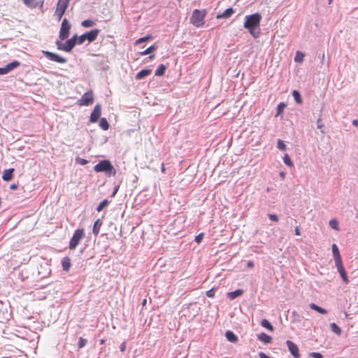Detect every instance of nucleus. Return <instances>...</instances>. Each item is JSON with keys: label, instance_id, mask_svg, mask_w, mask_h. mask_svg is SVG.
Here are the masks:
<instances>
[{"label": "nucleus", "instance_id": "obj_4", "mask_svg": "<svg viewBox=\"0 0 358 358\" xmlns=\"http://www.w3.org/2000/svg\"><path fill=\"white\" fill-rule=\"evenodd\" d=\"M85 229H76L71 238L69 241V248L71 250H74L77 246L80 244V241L85 237Z\"/></svg>", "mask_w": 358, "mask_h": 358}, {"label": "nucleus", "instance_id": "obj_37", "mask_svg": "<svg viewBox=\"0 0 358 358\" xmlns=\"http://www.w3.org/2000/svg\"><path fill=\"white\" fill-rule=\"evenodd\" d=\"M286 107V104L284 103H280L277 106V114L276 115H279L283 113L285 108Z\"/></svg>", "mask_w": 358, "mask_h": 358}, {"label": "nucleus", "instance_id": "obj_41", "mask_svg": "<svg viewBox=\"0 0 358 358\" xmlns=\"http://www.w3.org/2000/svg\"><path fill=\"white\" fill-rule=\"evenodd\" d=\"M76 163L80 164V165H85L87 164V160L85 159H83V158H80V157H77L76 159Z\"/></svg>", "mask_w": 358, "mask_h": 358}, {"label": "nucleus", "instance_id": "obj_61", "mask_svg": "<svg viewBox=\"0 0 358 358\" xmlns=\"http://www.w3.org/2000/svg\"><path fill=\"white\" fill-rule=\"evenodd\" d=\"M357 313H358V310H357Z\"/></svg>", "mask_w": 358, "mask_h": 358}, {"label": "nucleus", "instance_id": "obj_40", "mask_svg": "<svg viewBox=\"0 0 358 358\" xmlns=\"http://www.w3.org/2000/svg\"><path fill=\"white\" fill-rule=\"evenodd\" d=\"M278 148L281 150H285L286 149V145L284 143V142L279 139L278 141V145H277Z\"/></svg>", "mask_w": 358, "mask_h": 358}, {"label": "nucleus", "instance_id": "obj_6", "mask_svg": "<svg viewBox=\"0 0 358 358\" xmlns=\"http://www.w3.org/2000/svg\"><path fill=\"white\" fill-rule=\"evenodd\" d=\"M99 32H100L99 29H95L91 30L90 31L87 32V33L80 36L79 37L77 38L78 44H82L86 40H87L90 43L94 41L97 38Z\"/></svg>", "mask_w": 358, "mask_h": 358}, {"label": "nucleus", "instance_id": "obj_25", "mask_svg": "<svg viewBox=\"0 0 358 358\" xmlns=\"http://www.w3.org/2000/svg\"><path fill=\"white\" fill-rule=\"evenodd\" d=\"M19 66H20V62L18 61H13V62L8 64L5 67H6L7 73H8Z\"/></svg>", "mask_w": 358, "mask_h": 358}, {"label": "nucleus", "instance_id": "obj_30", "mask_svg": "<svg viewBox=\"0 0 358 358\" xmlns=\"http://www.w3.org/2000/svg\"><path fill=\"white\" fill-rule=\"evenodd\" d=\"M99 126L102 129H103L105 131L108 130L109 128V124H108V121L106 120V119L104 117H103L100 120Z\"/></svg>", "mask_w": 358, "mask_h": 358}, {"label": "nucleus", "instance_id": "obj_32", "mask_svg": "<svg viewBox=\"0 0 358 358\" xmlns=\"http://www.w3.org/2000/svg\"><path fill=\"white\" fill-rule=\"evenodd\" d=\"M304 57L305 55L303 52L297 51L294 57V61L296 62L301 63L303 61Z\"/></svg>", "mask_w": 358, "mask_h": 358}, {"label": "nucleus", "instance_id": "obj_26", "mask_svg": "<svg viewBox=\"0 0 358 358\" xmlns=\"http://www.w3.org/2000/svg\"><path fill=\"white\" fill-rule=\"evenodd\" d=\"M156 49H157V45L155 44H154V45L150 46L149 48H148L147 49H145L144 51L139 52V55L141 56L146 55H148V54L152 52Z\"/></svg>", "mask_w": 358, "mask_h": 358}, {"label": "nucleus", "instance_id": "obj_33", "mask_svg": "<svg viewBox=\"0 0 358 358\" xmlns=\"http://www.w3.org/2000/svg\"><path fill=\"white\" fill-rule=\"evenodd\" d=\"M283 162L284 163L289 166V167H293L294 166V164L290 159V157H289V155L287 154H285L283 157Z\"/></svg>", "mask_w": 358, "mask_h": 358}, {"label": "nucleus", "instance_id": "obj_29", "mask_svg": "<svg viewBox=\"0 0 358 358\" xmlns=\"http://www.w3.org/2000/svg\"><path fill=\"white\" fill-rule=\"evenodd\" d=\"M330 327L331 331L336 335L340 336L341 334V329L336 323H331L330 324Z\"/></svg>", "mask_w": 358, "mask_h": 358}, {"label": "nucleus", "instance_id": "obj_22", "mask_svg": "<svg viewBox=\"0 0 358 358\" xmlns=\"http://www.w3.org/2000/svg\"><path fill=\"white\" fill-rule=\"evenodd\" d=\"M101 224H102V222H101V220L99 219H98L94 226H93V229H92V231H93V234L95 235V236H97L100 231V229H101Z\"/></svg>", "mask_w": 358, "mask_h": 358}, {"label": "nucleus", "instance_id": "obj_8", "mask_svg": "<svg viewBox=\"0 0 358 358\" xmlns=\"http://www.w3.org/2000/svg\"><path fill=\"white\" fill-rule=\"evenodd\" d=\"M71 24H69L67 19L64 18L62 22L59 37L61 40L64 41L66 39L70 33Z\"/></svg>", "mask_w": 358, "mask_h": 358}, {"label": "nucleus", "instance_id": "obj_42", "mask_svg": "<svg viewBox=\"0 0 358 358\" xmlns=\"http://www.w3.org/2000/svg\"><path fill=\"white\" fill-rule=\"evenodd\" d=\"M203 235H204V234L202 232V233L199 234L197 236H196L194 240L198 244H199L202 241Z\"/></svg>", "mask_w": 358, "mask_h": 358}, {"label": "nucleus", "instance_id": "obj_17", "mask_svg": "<svg viewBox=\"0 0 358 358\" xmlns=\"http://www.w3.org/2000/svg\"><path fill=\"white\" fill-rule=\"evenodd\" d=\"M258 339L265 344L271 343L272 337L265 333H261L257 336Z\"/></svg>", "mask_w": 358, "mask_h": 358}, {"label": "nucleus", "instance_id": "obj_15", "mask_svg": "<svg viewBox=\"0 0 358 358\" xmlns=\"http://www.w3.org/2000/svg\"><path fill=\"white\" fill-rule=\"evenodd\" d=\"M336 268H337V270L338 271V273H340L343 282L345 283V284H348L349 282V280L348 278V276H347V274H346V272L345 271V268L343 266V263L342 264H338V265H336Z\"/></svg>", "mask_w": 358, "mask_h": 358}, {"label": "nucleus", "instance_id": "obj_48", "mask_svg": "<svg viewBox=\"0 0 358 358\" xmlns=\"http://www.w3.org/2000/svg\"><path fill=\"white\" fill-rule=\"evenodd\" d=\"M8 73L6 69V67L0 68V75H3Z\"/></svg>", "mask_w": 358, "mask_h": 358}, {"label": "nucleus", "instance_id": "obj_23", "mask_svg": "<svg viewBox=\"0 0 358 358\" xmlns=\"http://www.w3.org/2000/svg\"><path fill=\"white\" fill-rule=\"evenodd\" d=\"M309 306L311 309L321 313V314H327V310L318 306L317 305L313 303H311L309 304Z\"/></svg>", "mask_w": 358, "mask_h": 358}, {"label": "nucleus", "instance_id": "obj_50", "mask_svg": "<svg viewBox=\"0 0 358 358\" xmlns=\"http://www.w3.org/2000/svg\"><path fill=\"white\" fill-rule=\"evenodd\" d=\"M17 188H18V186L16 184H11L10 185V189H12V190L17 189Z\"/></svg>", "mask_w": 358, "mask_h": 358}, {"label": "nucleus", "instance_id": "obj_1", "mask_svg": "<svg viewBox=\"0 0 358 358\" xmlns=\"http://www.w3.org/2000/svg\"><path fill=\"white\" fill-rule=\"evenodd\" d=\"M262 16L259 13H256L245 17L244 27L249 30L250 34L255 38L258 37L254 29L259 26Z\"/></svg>", "mask_w": 358, "mask_h": 358}, {"label": "nucleus", "instance_id": "obj_54", "mask_svg": "<svg viewBox=\"0 0 358 358\" xmlns=\"http://www.w3.org/2000/svg\"><path fill=\"white\" fill-rule=\"evenodd\" d=\"M352 124L357 127L358 126V120H354L352 121Z\"/></svg>", "mask_w": 358, "mask_h": 358}, {"label": "nucleus", "instance_id": "obj_9", "mask_svg": "<svg viewBox=\"0 0 358 358\" xmlns=\"http://www.w3.org/2000/svg\"><path fill=\"white\" fill-rule=\"evenodd\" d=\"M94 101V95L92 91L85 92L78 101L79 106H89Z\"/></svg>", "mask_w": 358, "mask_h": 358}, {"label": "nucleus", "instance_id": "obj_46", "mask_svg": "<svg viewBox=\"0 0 358 358\" xmlns=\"http://www.w3.org/2000/svg\"><path fill=\"white\" fill-rule=\"evenodd\" d=\"M317 128L318 129H322L324 127V124L321 122V120L320 119L317 120Z\"/></svg>", "mask_w": 358, "mask_h": 358}, {"label": "nucleus", "instance_id": "obj_47", "mask_svg": "<svg viewBox=\"0 0 358 358\" xmlns=\"http://www.w3.org/2000/svg\"><path fill=\"white\" fill-rule=\"evenodd\" d=\"M125 349H126V343L125 342H123L121 345H120V351L121 352H124L125 351Z\"/></svg>", "mask_w": 358, "mask_h": 358}, {"label": "nucleus", "instance_id": "obj_58", "mask_svg": "<svg viewBox=\"0 0 358 358\" xmlns=\"http://www.w3.org/2000/svg\"><path fill=\"white\" fill-rule=\"evenodd\" d=\"M99 343H100V344H103L105 343V340L104 339H101L99 341Z\"/></svg>", "mask_w": 358, "mask_h": 358}, {"label": "nucleus", "instance_id": "obj_18", "mask_svg": "<svg viewBox=\"0 0 358 358\" xmlns=\"http://www.w3.org/2000/svg\"><path fill=\"white\" fill-rule=\"evenodd\" d=\"M234 13V10L232 8H229L226 9L223 13H220L217 15V19L220 18H228L231 17L233 13Z\"/></svg>", "mask_w": 358, "mask_h": 358}, {"label": "nucleus", "instance_id": "obj_14", "mask_svg": "<svg viewBox=\"0 0 358 358\" xmlns=\"http://www.w3.org/2000/svg\"><path fill=\"white\" fill-rule=\"evenodd\" d=\"M333 257L335 261V265L342 264L341 256L337 245L334 243L331 246Z\"/></svg>", "mask_w": 358, "mask_h": 358}, {"label": "nucleus", "instance_id": "obj_12", "mask_svg": "<svg viewBox=\"0 0 358 358\" xmlns=\"http://www.w3.org/2000/svg\"><path fill=\"white\" fill-rule=\"evenodd\" d=\"M23 3L30 8H36V7H39L42 8L43 7L44 0H41L38 1L37 0H22Z\"/></svg>", "mask_w": 358, "mask_h": 358}, {"label": "nucleus", "instance_id": "obj_13", "mask_svg": "<svg viewBox=\"0 0 358 358\" xmlns=\"http://www.w3.org/2000/svg\"><path fill=\"white\" fill-rule=\"evenodd\" d=\"M101 106L99 104H96L94 106V110L91 113L90 122H96L99 120V117L101 116Z\"/></svg>", "mask_w": 358, "mask_h": 358}, {"label": "nucleus", "instance_id": "obj_7", "mask_svg": "<svg viewBox=\"0 0 358 358\" xmlns=\"http://www.w3.org/2000/svg\"><path fill=\"white\" fill-rule=\"evenodd\" d=\"M77 43L78 39L76 36H73L71 38L69 39L65 43H61L59 41H57L56 43L57 48L59 50L67 52H70Z\"/></svg>", "mask_w": 358, "mask_h": 358}, {"label": "nucleus", "instance_id": "obj_52", "mask_svg": "<svg viewBox=\"0 0 358 358\" xmlns=\"http://www.w3.org/2000/svg\"><path fill=\"white\" fill-rule=\"evenodd\" d=\"M118 189H119V186H117V187L115 188V189H114V191H113V194H112V196H114L117 194V192Z\"/></svg>", "mask_w": 358, "mask_h": 358}, {"label": "nucleus", "instance_id": "obj_44", "mask_svg": "<svg viewBox=\"0 0 358 358\" xmlns=\"http://www.w3.org/2000/svg\"><path fill=\"white\" fill-rule=\"evenodd\" d=\"M268 217L270 220L274 221V222H278V217L276 215H274V214H268Z\"/></svg>", "mask_w": 358, "mask_h": 358}, {"label": "nucleus", "instance_id": "obj_38", "mask_svg": "<svg viewBox=\"0 0 358 358\" xmlns=\"http://www.w3.org/2000/svg\"><path fill=\"white\" fill-rule=\"evenodd\" d=\"M329 226L335 230H339L338 222L335 219L329 221Z\"/></svg>", "mask_w": 358, "mask_h": 358}, {"label": "nucleus", "instance_id": "obj_27", "mask_svg": "<svg viewBox=\"0 0 358 358\" xmlns=\"http://www.w3.org/2000/svg\"><path fill=\"white\" fill-rule=\"evenodd\" d=\"M166 67L164 64H160L155 71L156 76H162L164 74Z\"/></svg>", "mask_w": 358, "mask_h": 358}, {"label": "nucleus", "instance_id": "obj_55", "mask_svg": "<svg viewBox=\"0 0 358 358\" xmlns=\"http://www.w3.org/2000/svg\"><path fill=\"white\" fill-rule=\"evenodd\" d=\"M248 267H250V268H252V267L254 266V264H253V262H249L248 263Z\"/></svg>", "mask_w": 358, "mask_h": 358}, {"label": "nucleus", "instance_id": "obj_24", "mask_svg": "<svg viewBox=\"0 0 358 358\" xmlns=\"http://www.w3.org/2000/svg\"><path fill=\"white\" fill-rule=\"evenodd\" d=\"M225 336L227 340L230 342L236 343L238 341L237 336L231 331H227Z\"/></svg>", "mask_w": 358, "mask_h": 358}, {"label": "nucleus", "instance_id": "obj_56", "mask_svg": "<svg viewBox=\"0 0 358 358\" xmlns=\"http://www.w3.org/2000/svg\"><path fill=\"white\" fill-rule=\"evenodd\" d=\"M280 176L283 179V178H285V173L284 172H280Z\"/></svg>", "mask_w": 358, "mask_h": 358}, {"label": "nucleus", "instance_id": "obj_43", "mask_svg": "<svg viewBox=\"0 0 358 358\" xmlns=\"http://www.w3.org/2000/svg\"><path fill=\"white\" fill-rule=\"evenodd\" d=\"M206 296L209 298H213L215 296V292L213 289H211L206 292Z\"/></svg>", "mask_w": 358, "mask_h": 358}, {"label": "nucleus", "instance_id": "obj_34", "mask_svg": "<svg viewBox=\"0 0 358 358\" xmlns=\"http://www.w3.org/2000/svg\"><path fill=\"white\" fill-rule=\"evenodd\" d=\"M108 201L107 199L103 200L97 206L96 210L98 212L101 211L106 206L108 205Z\"/></svg>", "mask_w": 358, "mask_h": 358}, {"label": "nucleus", "instance_id": "obj_36", "mask_svg": "<svg viewBox=\"0 0 358 358\" xmlns=\"http://www.w3.org/2000/svg\"><path fill=\"white\" fill-rule=\"evenodd\" d=\"M94 24V22L91 20H85L82 22V26L84 27H91Z\"/></svg>", "mask_w": 358, "mask_h": 358}, {"label": "nucleus", "instance_id": "obj_39", "mask_svg": "<svg viewBox=\"0 0 358 358\" xmlns=\"http://www.w3.org/2000/svg\"><path fill=\"white\" fill-rule=\"evenodd\" d=\"M87 344V339L80 337L78 343V345L79 348H82Z\"/></svg>", "mask_w": 358, "mask_h": 358}, {"label": "nucleus", "instance_id": "obj_60", "mask_svg": "<svg viewBox=\"0 0 358 358\" xmlns=\"http://www.w3.org/2000/svg\"><path fill=\"white\" fill-rule=\"evenodd\" d=\"M178 1H180L181 0H178Z\"/></svg>", "mask_w": 358, "mask_h": 358}, {"label": "nucleus", "instance_id": "obj_20", "mask_svg": "<svg viewBox=\"0 0 358 358\" xmlns=\"http://www.w3.org/2000/svg\"><path fill=\"white\" fill-rule=\"evenodd\" d=\"M71 265V259L68 257H65L62 259V266L64 271H69Z\"/></svg>", "mask_w": 358, "mask_h": 358}, {"label": "nucleus", "instance_id": "obj_21", "mask_svg": "<svg viewBox=\"0 0 358 358\" xmlns=\"http://www.w3.org/2000/svg\"><path fill=\"white\" fill-rule=\"evenodd\" d=\"M243 290L239 289H236L234 292L227 293V296L230 299L233 300L238 296H241L243 294Z\"/></svg>", "mask_w": 358, "mask_h": 358}, {"label": "nucleus", "instance_id": "obj_31", "mask_svg": "<svg viewBox=\"0 0 358 358\" xmlns=\"http://www.w3.org/2000/svg\"><path fill=\"white\" fill-rule=\"evenodd\" d=\"M292 96L294 98V99L297 103L301 104L302 103V99H301V94L298 91L293 90Z\"/></svg>", "mask_w": 358, "mask_h": 358}, {"label": "nucleus", "instance_id": "obj_3", "mask_svg": "<svg viewBox=\"0 0 358 358\" xmlns=\"http://www.w3.org/2000/svg\"><path fill=\"white\" fill-rule=\"evenodd\" d=\"M94 170L96 172L108 173L113 176L115 174V170L108 160H102L99 162L96 165L94 166Z\"/></svg>", "mask_w": 358, "mask_h": 358}, {"label": "nucleus", "instance_id": "obj_10", "mask_svg": "<svg viewBox=\"0 0 358 358\" xmlns=\"http://www.w3.org/2000/svg\"><path fill=\"white\" fill-rule=\"evenodd\" d=\"M43 54L50 60L59 63L64 64L67 62L66 59L53 52L49 51H42Z\"/></svg>", "mask_w": 358, "mask_h": 358}, {"label": "nucleus", "instance_id": "obj_35", "mask_svg": "<svg viewBox=\"0 0 358 358\" xmlns=\"http://www.w3.org/2000/svg\"><path fill=\"white\" fill-rule=\"evenodd\" d=\"M152 37L151 35H148L146 36H144V37H142V38H140L138 39H137L136 41H135V45H138L140 43H144L145 41H148V40L151 39Z\"/></svg>", "mask_w": 358, "mask_h": 358}, {"label": "nucleus", "instance_id": "obj_53", "mask_svg": "<svg viewBox=\"0 0 358 358\" xmlns=\"http://www.w3.org/2000/svg\"><path fill=\"white\" fill-rule=\"evenodd\" d=\"M161 171H162L163 173H165V171H166V169H165V166H164V163H162V164Z\"/></svg>", "mask_w": 358, "mask_h": 358}, {"label": "nucleus", "instance_id": "obj_49", "mask_svg": "<svg viewBox=\"0 0 358 358\" xmlns=\"http://www.w3.org/2000/svg\"><path fill=\"white\" fill-rule=\"evenodd\" d=\"M259 356L260 358H270L268 356H267L265 353L264 352H259Z\"/></svg>", "mask_w": 358, "mask_h": 358}, {"label": "nucleus", "instance_id": "obj_28", "mask_svg": "<svg viewBox=\"0 0 358 358\" xmlns=\"http://www.w3.org/2000/svg\"><path fill=\"white\" fill-rule=\"evenodd\" d=\"M261 324L263 327L267 329L268 330L271 331H273V327L266 319L262 320L261 322Z\"/></svg>", "mask_w": 358, "mask_h": 358}, {"label": "nucleus", "instance_id": "obj_2", "mask_svg": "<svg viewBox=\"0 0 358 358\" xmlns=\"http://www.w3.org/2000/svg\"><path fill=\"white\" fill-rule=\"evenodd\" d=\"M207 14L206 10L195 9L190 17V22L196 27H201L205 24V17Z\"/></svg>", "mask_w": 358, "mask_h": 358}, {"label": "nucleus", "instance_id": "obj_45", "mask_svg": "<svg viewBox=\"0 0 358 358\" xmlns=\"http://www.w3.org/2000/svg\"><path fill=\"white\" fill-rule=\"evenodd\" d=\"M310 355L313 358H322V355L319 352H312Z\"/></svg>", "mask_w": 358, "mask_h": 358}, {"label": "nucleus", "instance_id": "obj_19", "mask_svg": "<svg viewBox=\"0 0 358 358\" xmlns=\"http://www.w3.org/2000/svg\"><path fill=\"white\" fill-rule=\"evenodd\" d=\"M152 73L151 69H143L140 71L135 76L136 80H141L149 76Z\"/></svg>", "mask_w": 358, "mask_h": 358}, {"label": "nucleus", "instance_id": "obj_59", "mask_svg": "<svg viewBox=\"0 0 358 358\" xmlns=\"http://www.w3.org/2000/svg\"><path fill=\"white\" fill-rule=\"evenodd\" d=\"M155 57V55H152L149 57V59H152L153 58Z\"/></svg>", "mask_w": 358, "mask_h": 358}, {"label": "nucleus", "instance_id": "obj_51", "mask_svg": "<svg viewBox=\"0 0 358 358\" xmlns=\"http://www.w3.org/2000/svg\"><path fill=\"white\" fill-rule=\"evenodd\" d=\"M294 232H295V235H296V236L301 235L300 230H299V228L298 227H296L295 228Z\"/></svg>", "mask_w": 358, "mask_h": 358}, {"label": "nucleus", "instance_id": "obj_11", "mask_svg": "<svg viewBox=\"0 0 358 358\" xmlns=\"http://www.w3.org/2000/svg\"><path fill=\"white\" fill-rule=\"evenodd\" d=\"M286 344L290 353L295 358H300V353L298 346L294 343L289 340L286 341Z\"/></svg>", "mask_w": 358, "mask_h": 358}, {"label": "nucleus", "instance_id": "obj_16", "mask_svg": "<svg viewBox=\"0 0 358 358\" xmlns=\"http://www.w3.org/2000/svg\"><path fill=\"white\" fill-rule=\"evenodd\" d=\"M14 171L13 168L4 170L2 175L3 180L5 181H10L13 177Z\"/></svg>", "mask_w": 358, "mask_h": 358}, {"label": "nucleus", "instance_id": "obj_5", "mask_svg": "<svg viewBox=\"0 0 358 358\" xmlns=\"http://www.w3.org/2000/svg\"><path fill=\"white\" fill-rule=\"evenodd\" d=\"M70 0H58L56 10L55 11V15L57 17V20L59 21L64 14L65 13L69 4Z\"/></svg>", "mask_w": 358, "mask_h": 358}, {"label": "nucleus", "instance_id": "obj_57", "mask_svg": "<svg viewBox=\"0 0 358 358\" xmlns=\"http://www.w3.org/2000/svg\"><path fill=\"white\" fill-rule=\"evenodd\" d=\"M147 303V300L146 299H143V302H142V306H145Z\"/></svg>", "mask_w": 358, "mask_h": 358}]
</instances>
